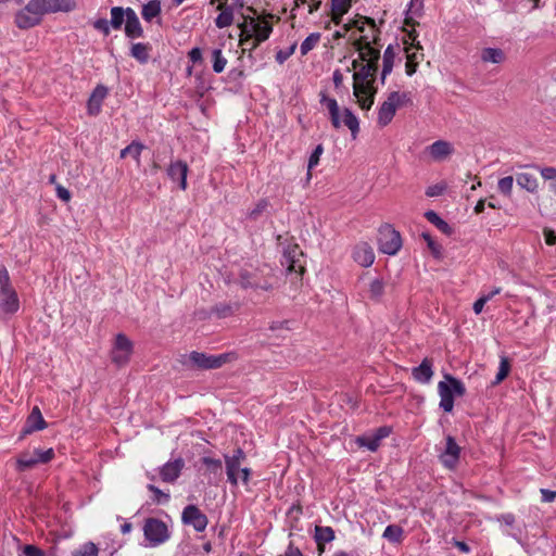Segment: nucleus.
<instances>
[{"instance_id": "nucleus-56", "label": "nucleus", "mask_w": 556, "mask_h": 556, "mask_svg": "<svg viewBox=\"0 0 556 556\" xmlns=\"http://www.w3.org/2000/svg\"><path fill=\"white\" fill-rule=\"evenodd\" d=\"M424 9L422 0H410L407 12L409 14L421 16Z\"/></svg>"}, {"instance_id": "nucleus-59", "label": "nucleus", "mask_w": 556, "mask_h": 556, "mask_svg": "<svg viewBox=\"0 0 556 556\" xmlns=\"http://www.w3.org/2000/svg\"><path fill=\"white\" fill-rule=\"evenodd\" d=\"M110 21L105 18H99L93 22V27L97 30L102 31L105 36L110 34Z\"/></svg>"}, {"instance_id": "nucleus-43", "label": "nucleus", "mask_w": 556, "mask_h": 556, "mask_svg": "<svg viewBox=\"0 0 556 556\" xmlns=\"http://www.w3.org/2000/svg\"><path fill=\"white\" fill-rule=\"evenodd\" d=\"M26 11L30 12L37 17V21L40 23L42 16L47 14V9H45L43 2L41 0H30L26 5Z\"/></svg>"}, {"instance_id": "nucleus-62", "label": "nucleus", "mask_w": 556, "mask_h": 556, "mask_svg": "<svg viewBox=\"0 0 556 556\" xmlns=\"http://www.w3.org/2000/svg\"><path fill=\"white\" fill-rule=\"evenodd\" d=\"M294 49H295V46H292L288 51L279 50L276 53V61L279 64H283L290 58V55L294 52Z\"/></svg>"}, {"instance_id": "nucleus-26", "label": "nucleus", "mask_w": 556, "mask_h": 556, "mask_svg": "<svg viewBox=\"0 0 556 556\" xmlns=\"http://www.w3.org/2000/svg\"><path fill=\"white\" fill-rule=\"evenodd\" d=\"M334 531L331 527L316 526L314 539L318 546L319 553L324 552V545L334 540Z\"/></svg>"}, {"instance_id": "nucleus-41", "label": "nucleus", "mask_w": 556, "mask_h": 556, "mask_svg": "<svg viewBox=\"0 0 556 556\" xmlns=\"http://www.w3.org/2000/svg\"><path fill=\"white\" fill-rule=\"evenodd\" d=\"M224 458L226 469H229L230 471L231 469L235 468L237 464L242 465V463L245 460V453L243 452L242 448L238 447L233 451V454L231 456L225 455Z\"/></svg>"}, {"instance_id": "nucleus-36", "label": "nucleus", "mask_w": 556, "mask_h": 556, "mask_svg": "<svg viewBox=\"0 0 556 556\" xmlns=\"http://www.w3.org/2000/svg\"><path fill=\"white\" fill-rule=\"evenodd\" d=\"M161 13V2L159 0H151L143 4L141 15L144 21L151 22Z\"/></svg>"}, {"instance_id": "nucleus-22", "label": "nucleus", "mask_w": 556, "mask_h": 556, "mask_svg": "<svg viewBox=\"0 0 556 556\" xmlns=\"http://www.w3.org/2000/svg\"><path fill=\"white\" fill-rule=\"evenodd\" d=\"M108 94V88L99 85L92 91L89 100H88V113L90 115H97L101 111V105L104 98Z\"/></svg>"}, {"instance_id": "nucleus-47", "label": "nucleus", "mask_w": 556, "mask_h": 556, "mask_svg": "<svg viewBox=\"0 0 556 556\" xmlns=\"http://www.w3.org/2000/svg\"><path fill=\"white\" fill-rule=\"evenodd\" d=\"M355 442L361 447H366L371 452H376L380 446V442L372 435L357 437Z\"/></svg>"}, {"instance_id": "nucleus-3", "label": "nucleus", "mask_w": 556, "mask_h": 556, "mask_svg": "<svg viewBox=\"0 0 556 556\" xmlns=\"http://www.w3.org/2000/svg\"><path fill=\"white\" fill-rule=\"evenodd\" d=\"M20 308L17 293L11 285L10 276L4 266L0 267V316L15 314Z\"/></svg>"}, {"instance_id": "nucleus-31", "label": "nucleus", "mask_w": 556, "mask_h": 556, "mask_svg": "<svg viewBox=\"0 0 556 556\" xmlns=\"http://www.w3.org/2000/svg\"><path fill=\"white\" fill-rule=\"evenodd\" d=\"M239 283L242 288L247 289V288H263L264 290H268L270 288V283L267 281V280H264V286H261L256 280H255V274L254 273H251V271H248V270H242L239 275Z\"/></svg>"}, {"instance_id": "nucleus-17", "label": "nucleus", "mask_w": 556, "mask_h": 556, "mask_svg": "<svg viewBox=\"0 0 556 556\" xmlns=\"http://www.w3.org/2000/svg\"><path fill=\"white\" fill-rule=\"evenodd\" d=\"M46 427L47 422L45 421L39 407L35 406L26 419L21 438H24L35 431L43 430Z\"/></svg>"}, {"instance_id": "nucleus-54", "label": "nucleus", "mask_w": 556, "mask_h": 556, "mask_svg": "<svg viewBox=\"0 0 556 556\" xmlns=\"http://www.w3.org/2000/svg\"><path fill=\"white\" fill-rule=\"evenodd\" d=\"M241 464H237L233 469L229 471V469H226L227 479L228 482L232 486H237L239 483V475H240Z\"/></svg>"}, {"instance_id": "nucleus-24", "label": "nucleus", "mask_w": 556, "mask_h": 556, "mask_svg": "<svg viewBox=\"0 0 556 556\" xmlns=\"http://www.w3.org/2000/svg\"><path fill=\"white\" fill-rule=\"evenodd\" d=\"M431 157L435 161H442L446 159L453 152V147L450 142L444 140L434 141L428 147Z\"/></svg>"}, {"instance_id": "nucleus-12", "label": "nucleus", "mask_w": 556, "mask_h": 556, "mask_svg": "<svg viewBox=\"0 0 556 556\" xmlns=\"http://www.w3.org/2000/svg\"><path fill=\"white\" fill-rule=\"evenodd\" d=\"M189 172L188 164L181 160L170 162L167 167V175L173 181H177L181 190L188 187L187 175Z\"/></svg>"}, {"instance_id": "nucleus-38", "label": "nucleus", "mask_w": 556, "mask_h": 556, "mask_svg": "<svg viewBox=\"0 0 556 556\" xmlns=\"http://www.w3.org/2000/svg\"><path fill=\"white\" fill-rule=\"evenodd\" d=\"M404 530L397 525H389L382 534V538L391 543H400L403 540Z\"/></svg>"}, {"instance_id": "nucleus-49", "label": "nucleus", "mask_w": 556, "mask_h": 556, "mask_svg": "<svg viewBox=\"0 0 556 556\" xmlns=\"http://www.w3.org/2000/svg\"><path fill=\"white\" fill-rule=\"evenodd\" d=\"M99 549L92 542H87L73 552V556H98Z\"/></svg>"}, {"instance_id": "nucleus-33", "label": "nucleus", "mask_w": 556, "mask_h": 556, "mask_svg": "<svg viewBox=\"0 0 556 556\" xmlns=\"http://www.w3.org/2000/svg\"><path fill=\"white\" fill-rule=\"evenodd\" d=\"M481 60L484 63L500 64L505 61V53L498 48H484L481 51Z\"/></svg>"}, {"instance_id": "nucleus-21", "label": "nucleus", "mask_w": 556, "mask_h": 556, "mask_svg": "<svg viewBox=\"0 0 556 556\" xmlns=\"http://www.w3.org/2000/svg\"><path fill=\"white\" fill-rule=\"evenodd\" d=\"M412 376L417 382L429 383L433 376L432 361L424 358L419 366L412 369Z\"/></svg>"}, {"instance_id": "nucleus-29", "label": "nucleus", "mask_w": 556, "mask_h": 556, "mask_svg": "<svg viewBox=\"0 0 556 556\" xmlns=\"http://www.w3.org/2000/svg\"><path fill=\"white\" fill-rule=\"evenodd\" d=\"M47 9V13L68 12L75 8L74 0H41Z\"/></svg>"}, {"instance_id": "nucleus-64", "label": "nucleus", "mask_w": 556, "mask_h": 556, "mask_svg": "<svg viewBox=\"0 0 556 556\" xmlns=\"http://www.w3.org/2000/svg\"><path fill=\"white\" fill-rule=\"evenodd\" d=\"M418 61H413V56H407L405 64V72L408 76H412L417 71Z\"/></svg>"}, {"instance_id": "nucleus-14", "label": "nucleus", "mask_w": 556, "mask_h": 556, "mask_svg": "<svg viewBox=\"0 0 556 556\" xmlns=\"http://www.w3.org/2000/svg\"><path fill=\"white\" fill-rule=\"evenodd\" d=\"M460 455V447L456 443L455 439L451 435L446 437L445 450L440 455L442 464L447 468H454L458 463Z\"/></svg>"}, {"instance_id": "nucleus-4", "label": "nucleus", "mask_w": 556, "mask_h": 556, "mask_svg": "<svg viewBox=\"0 0 556 556\" xmlns=\"http://www.w3.org/2000/svg\"><path fill=\"white\" fill-rule=\"evenodd\" d=\"M268 18H273L274 15L268 13L262 21H260L253 28H249L247 22H242L238 24V27L241 30L240 34V46H247L253 38L252 49H256V47L267 40L273 31L271 24L267 21Z\"/></svg>"}, {"instance_id": "nucleus-19", "label": "nucleus", "mask_w": 556, "mask_h": 556, "mask_svg": "<svg viewBox=\"0 0 556 556\" xmlns=\"http://www.w3.org/2000/svg\"><path fill=\"white\" fill-rule=\"evenodd\" d=\"M127 20L125 23V35L135 39L143 36V28L136 12L131 8H127Z\"/></svg>"}, {"instance_id": "nucleus-6", "label": "nucleus", "mask_w": 556, "mask_h": 556, "mask_svg": "<svg viewBox=\"0 0 556 556\" xmlns=\"http://www.w3.org/2000/svg\"><path fill=\"white\" fill-rule=\"evenodd\" d=\"M54 457L53 448L40 450L35 448L33 451H26L21 453L15 462V468L17 471H26L33 469L38 464H47Z\"/></svg>"}, {"instance_id": "nucleus-27", "label": "nucleus", "mask_w": 556, "mask_h": 556, "mask_svg": "<svg viewBox=\"0 0 556 556\" xmlns=\"http://www.w3.org/2000/svg\"><path fill=\"white\" fill-rule=\"evenodd\" d=\"M320 103L325 104L329 111L331 124L334 128L341 127L340 111L336 99L328 98L326 94H321Z\"/></svg>"}, {"instance_id": "nucleus-11", "label": "nucleus", "mask_w": 556, "mask_h": 556, "mask_svg": "<svg viewBox=\"0 0 556 556\" xmlns=\"http://www.w3.org/2000/svg\"><path fill=\"white\" fill-rule=\"evenodd\" d=\"M354 47L357 52L361 50H380L379 45V29L375 26H370L367 34L362 35L357 40L354 41Z\"/></svg>"}, {"instance_id": "nucleus-60", "label": "nucleus", "mask_w": 556, "mask_h": 556, "mask_svg": "<svg viewBox=\"0 0 556 556\" xmlns=\"http://www.w3.org/2000/svg\"><path fill=\"white\" fill-rule=\"evenodd\" d=\"M24 556H46L45 552L35 545H25L23 547Z\"/></svg>"}, {"instance_id": "nucleus-32", "label": "nucleus", "mask_w": 556, "mask_h": 556, "mask_svg": "<svg viewBox=\"0 0 556 556\" xmlns=\"http://www.w3.org/2000/svg\"><path fill=\"white\" fill-rule=\"evenodd\" d=\"M517 168L519 169H534L540 172L542 178L546 181H555L556 180V168L552 166L540 167L536 164H517Z\"/></svg>"}, {"instance_id": "nucleus-63", "label": "nucleus", "mask_w": 556, "mask_h": 556, "mask_svg": "<svg viewBox=\"0 0 556 556\" xmlns=\"http://www.w3.org/2000/svg\"><path fill=\"white\" fill-rule=\"evenodd\" d=\"M56 195L64 202H68L71 200V192L65 187L58 185L56 186Z\"/></svg>"}, {"instance_id": "nucleus-2", "label": "nucleus", "mask_w": 556, "mask_h": 556, "mask_svg": "<svg viewBox=\"0 0 556 556\" xmlns=\"http://www.w3.org/2000/svg\"><path fill=\"white\" fill-rule=\"evenodd\" d=\"M233 357L235 355L232 353L206 355L204 353L193 351L190 354L180 355L178 361L187 369H216L233 359Z\"/></svg>"}, {"instance_id": "nucleus-55", "label": "nucleus", "mask_w": 556, "mask_h": 556, "mask_svg": "<svg viewBox=\"0 0 556 556\" xmlns=\"http://www.w3.org/2000/svg\"><path fill=\"white\" fill-rule=\"evenodd\" d=\"M389 94H396L397 98L394 99V103L397 105V108L403 106L405 104L412 103V98L409 92H399V91H392Z\"/></svg>"}, {"instance_id": "nucleus-18", "label": "nucleus", "mask_w": 556, "mask_h": 556, "mask_svg": "<svg viewBox=\"0 0 556 556\" xmlns=\"http://www.w3.org/2000/svg\"><path fill=\"white\" fill-rule=\"evenodd\" d=\"M353 258L363 267H369L375 261V253L371 245L367 242H359L353 250Z\"/></svg>"}, {"instance_id": "nucleus-15", "label": "nucleus", "mask_w": 556, "mask_h": 556, "mask_svg": "<svg viewBox=\"0 0 556 556\" xmlns=\"http://www.w3.org/2000/svg\"><path fill=\"white\" fill-rule=\"evenodd\" d=\"M303 255V253L300 251V248L294 244L288 247V249L283 252L281 264L287 266V269L289 271L294 273H303L304 267L302 266L300 262V257Z\"/></svg>"}, {"instance_id": "nucleus-46", "label": "nucleus", "mask_w": 556, "mask_h": 556, "mask_svg": "<svg viewBox=\"0 0 556 556\" xmlns=\"http://www.w3.org/2000/svg\"><path fill=\"white\" fill-rule=\"evenodd\" d=\"M213 71L217 74L224 72L227 65V59L223 55L220 49H214L212 52Z\"/></svg>"}, {"instance_id": "nucleus-52", "label": "nucleus", "mask_w": 556, "mask_h": 556, "mask_svg": "<svg viewBox=\"0 0 556 556\" xmlns=\"http://www.w3.org/2000/svg\"><path fill=\"white\" fill-rule=\"evenodd\" d=\"M202 463L213 473H218L222 470L223 464H222L220 459H215V458L205 456V457L202 458Z\"/></svg>"}, {"instance_id": "nucleus-8", "label": "nucleus", "mask_w": 556, "mask_h": 556, "mask_svg": "<svg viewBox=\"0 0 556 556\" xmlns=\"http://www.w3.org/2000/svg\"><path fill=\"white\" fill-rule=\"evenodd\" d=\"M379 250L389 255L396 254L402 247V239L391 225L386 224L379 228L378 231Z\"/></svg>"}, {"instance_id": "nucleus-58", "label": "nucleus", "mask_w": 556, "mask_h": 556, "mask_svg": "<svg viewBox=\"0 0 556 556\" xmlns=\"http://www.w3.org/2000/svg\"><path fill=\"white\" fill-rule=\"evenodd\" d=\"M421 237L427 242L428 248L431 250V252L434 255H439L440 254V245L431 238V236L428 232H422Z\"/></svg>"}, {"instance_id": "nucleus-1", "label": "nucleus", "mask_w": 556, "mask_h": 556, "mask_svg": "<svg viewBox=\"0 0 556 556\" xmlns=\"http://www.w3.org/2000/svg\"><path fill=\"white\" fill-rule=\"evenodd\" d=\"M359 59L365 62L353 74V96L362 110L371 109L377 93L375 76L378 71L380 50H361Z\"/></svg>"}, {"instance_id": "nucleus-16", "label": "nucleus", "mask_w": 556, "mask_h": 556, "mask_svg": "<svg viewBox=\"0 0 556 556\" xmlns=\"http://www.w3.org/2000/svg\"><path fill=\"white\" fill-rule=\"evenodd\" d=\"M396 98V94H389L387 100L380 105L377 119L380 127H386L393 119L397 109V105L394 103Z\"/></svg>"}, {"instance_id": "nucleus-53", "label": "nucleus", "mask_w": 556, "mask_h": 556, "mask_svg": "<svg viewBox=\"0 0 556 556\" xmlns=\"http://www.w3.org/2000/svg\"><path fill=\"white\" fill-rule=\"evenodd\" d=\"M268 207V201L267 200H261L256 203L253 210L249 213L250 218L257 219L258 216L265 212Z\"/></svg>"}, {"instance_id": "nucleus-57", "label": "nucleus", "mask_w": 556, "mask_h": 556, "mask_svg": "<svg viewBox=\"0 0 556 556\" xmlns=\"http://www.w3.org/2000/svg\"><path fill=\"white\" fill-rule=\"evenodd\" d=\"M148 490H150L151 492H153L155 494V501L157 503H166L168 502L169 500V494L167 493H164L163 491H161L159 488H156L155 485L153 484H148Z\"/></svg>"}, {"instance_id": "nucleus-25", "label": "nucleus", "mask_w": 556, "mask_h": 556, "mask_svg": "<svg viewBox=\"0 0 556 556\" xmlns=\"http://www.w3.org/2000/svg\"><path fill=\"white\" fill-rule=\"evenodd\" d=\"M357 0H331V21L339 25L344 14H346L352 5V2Z\"/></svg>"}, {"instance_id": "nucleus-42", "label": "nucleus", "mask_w": 556, "mask_h": 556, "mask_svg": "<svg viewBox=\"0 0 556 556\" xmlns=\"http://www.w3.org/2000/svg\"><path fill=\"white\" fill-rule=\"evenodd\" d=\"M425 217L444 233L451 232L450 225L443 220L434 211H427Z\"/></svg>"}, {"instance_id": "nucleus-13", "label": "nucleus", "mask_w": 556, "mask_h": 556, "mask_svg": "<svg viewBox=\"0 0 556 556\" xmlns=\"http://www.w3.org/2000/svg\"><path fill=\"white\" fill-rule=\"evenodd\" d=\"M184 467L185 462L180 457L165 463L160 468V477L162 481L167 483H174L179 478Z\"/></svg>"}, {"instance_id": "nucleus-5", "label": "nucleus", "mask_w": 556, "mask_h": 556, "mask_svg": "<svg viewBox=\"0 0 556 556\" xmlns=\"http://www.w3.org/2000/svg\"><path fill=\"white\" fill-rule=\"evenodd\" d=\"M444 378L445 381L438 383V392L441 399L439 405L445 413H451L454 407V396H463L466 389L464 383L453 376L446 374Z\"/></svg>"}, {"instance_id": "nucleus-44", "label": "nucleus", "mask_w": 556, "mask_h": 556, "mask_svg": "<svg viewBox=\"0 0 556 556\" xmlns=\"http://www.w3.org/2000/svg\"><path fill=\"white\" fill-rule=\"evenodd\" d=\"M368 293L371 300H380L384 293V282L382 281V279L376 278L371 280V282L369 283Z\"/></svg>"}, {"instance_id": "nucleus-48", "label": "nucleus", "mask_w": 556, "mask_h": 556, "mask_svg": "<svg viewBox=\"0 0 556 556\" xmlns=\"http://www.w3.org/2000/svg\"><path fill=\"white\" fill-rule=\"evenodd\" d=\"M319 39H320V34H318V33H313L309 36H307L305 38V40L301 43V47H300L301 54L305 55L311 50H313L315 48V46L319 42Z\"/></svg>"}, {"instance_id": "nucleus-10", "label": "nucleus", "mask_w": 556, "mask_h": 556, "mask_svg": "<svg viewBox=\"0 0 556 556\" xmlns=\"http://www.w3.org/2000/svg\"><path fill=\"white\" fill-rule=\"evenodd\" d=\"M132 353V342L123 333H118L111 353L112 362L118 366L128 363Z\"/></svg>"}, {"instance_id": "nucleus-50", "label": "nucleus", "mask_w": 556, "mask_h": 556, "mask_svg": "<svg viewBox=\"0 0 556 556\" xmlns=\"http://www.w3.org/2000/svg\"><path fill=\"white\" fill-rule=\"evenodd\" d=\"M513 186H514V177L513 176L503 177L497 182L498 191L508 198L511 197Z\"/></svg>"}, {"instance_id": "nucleus-40", "label": "nucleus", "mask_w": 556, "mask_h": 556, "mask_svg": "<svg viewBox=\"0 0 556 556\" xmlns=\"http://www.w3.org/2000/svg\"><path fill=\"white\" fill-rule=\"evenodd\" d=\"M343 124L351 130L352 137L356 138L359 130V122L349 109L343 110Z\"/></svg>"}, {"instance_id": "nucleus-51", "label": "nucleus", "mask_w": 556, "mask_h": 556, "mask_svg": "<svg viewBox=\"0 0 556 556\" xmlns=\"http://www.w3.org/2000/svg\"><path fill=\"white\" fill-rule=\"evenodd\" d=\"M324 152V147L323 144H318L316 146V148L314 149V151L312 152L309 159H308V164H307V174H308V177L311 176V170L318 165L319 163V160H320V156Z\"/></svg>"}, {"instance_id": "nucleus-28", "label": "nucleus", "mask_w": 556, "mask_h": 556, "mask_svg": "<svg viewBox=\"0 0 556 556\" xmlns=\"http://www.w3.org/2000/svg\"><path fill=\"white\" fill-rule=\"evenodd\" d=\"M14 22L20 29H28L40 24L34 14L26 11V8L15 14Z\"/></svg>"}, {"instance_id": "nucleus-61", "label": "nucleus", "mask_w": 556, "mask_h": 556, "mask_svg": "<svg viewBox=\"0 0 556 556\" xmlns=\"http://www.w3.org/2000/svg\"><path fill=\"white\" fill-rule=\"evenodd\" d=\"M444 190H445L444 185L437 184V185L428 187L426 190V194L428 197H439L443 193Z\"/></svg>"}, {"instance_id": "nucleus-39", "label": "nucleus", "mask_w": 556, "mask_h": 556, "mask_svg": "<svg viewBox=\"0 0 556 556\" xmlns=\"http://www.w3.org/2000/svg\"><path fill=\"white\" fill-rule=\"evenodd\" d=\"M144 146L141 142L132 141L126 148L121 151V157L131 156L137 163L140 161V155Z\"/></svg>"}, {"instance_id": "nucleus-34", "label": "nucleus", "mask_w": 556, "mask_h": 556, "mask_svg": "<svg viewBox=\"0 0 556 556\" xmlns=\"http://www.w3.org/2000/svg\"><path fill=\"white\" fill-rule=\"evenodd\" d=\"M220 10V13L215 20V24L218 28H225L232 24L233 21V12L230 7H227L225 3H220L217 8Z\"/></svg>"}, {"instance_id": "nucleus-20", "label": "nucleus", "mask_w": 556, "mask_h": 556, "mask_svg": "<svg viewBox=\"0 0 556 556\" xmlns=\"http://www.w3.org/2000/svg\"><path fill=\"white\" fill-rule=\"evenodd\" d=\"M517 185L529 193H538L540 182L535 174L529 172H520L516 174Z\"/></svg>"}, {"instance_id": "nucleus-7", "label": "nucleus", "mask_w": 556, "mask_h": 556, "mask_svg": "<svg viewBox=\"0 0 556 556\" xmlns=\"http://www.w3.org/2000/svg\"><path fill=\"white\" fill-rule=\"evenodd\" d=\"M143 535L150 546H159L170 538L167 525L157 518H147L143 525Z\"/></svg>"}, {"instance_id": "nucleus-37", "label": "nucleus", "mask_w": 556, "mask_h": 556, "mask_svg": "<svg viewBox=\"0 0 556 556\" xmlns=\"http://www.w3.org/2000/svg\"><path fill=\"white\" fill-rule=\"evenodd\" d=\"M127 8L124 9L122 7H113L111 9V20L110 24L114 29H121L124 22L127 20Z\"/></svg>"}, {"instance_id": "nucleus-23", "label": "nucleus", "mask_w": 556, "mask_h": 556, "mask_svg": "<svg viewBox=\"0 0 556 556\" xmlns=\"http://www.w3.org/2000/svg\"><path fill=\"white\" fill-rule=\"evenodd\" d=\"M400 49V46L396 45L395 47L392 45H389L387 49L384 50L383 56H382V72L380 80L382 84H384L386 78L389 74H391L393 66H394V60L396 56V50Z\"/></svg>"}, {"instance_id": "nucleus-9", "label": "nucleus", "mask_w": 556, "mask_h": 556, "mask_svg": "<svg viewBox=\"0 0 556 556\" xmlns=\"http://www.w3.org/2000/svg\"><path fill=\"white\" fill-rule=\"evenodd\" d=\"M181 521L184 525L191 526L197 532H203L208 519L200 508L193 504L187 505L181 513Z\"/></svg>"}, {"instance_id": "nucleus-30", "label": "nucleus", "mask_w": 556, "mask_h": 556, "mask_svg": "<svg viewBox=\"0 0 556 556\" xmlns=\"http://www.w3.org/2000/svg\"><path fill=\"white\" fill-rule=\"evenodd\" d=\"M152 47L150 43L138 42L130 48V55L141 64L148 63Z\"/></svg>"}, {"instance_id": "nucleus-45", "label": "nucleus", "mask_w": 556, "mask_h": 556, "mask_svg": "<svg viewBox=\"0 0 556 556\" xmlns=\"http://www.w3.org/2000/svg\"><path fill=\"white\" fill-rule=\"evenodd\" d=\"M509 371H510L509 359L506 356H501L498 371H497L492 384L496 386V384L501 383L508 376Z\"/></svg>"}, {"instance_id": "nucleus-35", "label": "nucleus", "mask_w": 556, "mask_h": 556, "mask_svg": "<svg viewBox=\"0 0 556 556\" xmlns=\"http://www.w3.org/2000/svg\"><path fill=\"white\" fill-rule=\"evenodd\" d=\"M365 25L375 26V21L370 17L358 15L356 18L349 21L343 25L344 31L356 28L361 33H365Z\"/></svg>"}]
</instances>
